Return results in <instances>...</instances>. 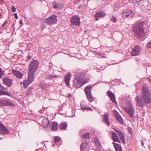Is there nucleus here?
<instances>
[{
	"label": "nucleus",
	"instance_id": "obj_1",
	"mask_svg": "<svg viewBox=\"0 0 151 151\" xmlns=\"http://www.w3.org/2000/svg\"><path fill=\"white\" fill-rule=\"evenodd\" d=\"M142 94L136 96L135 99L139 107H143L145 104L151 103V93L150 90L145 86H142Z\"/></svg>",
	"mask_w": 151,
	"mask_h": 151
},
{
	"label": "nucleus",
	"instance_id": "obj_2",
	"mask_svg": "<svg viewBox=\"0 0 151 151\" xmlns=\"http://www.w3.org/2000/svg\"><path fill=\"white\" fill-rule=\"evenodd\" d=\"M144 23V22L139 21L133 28V31L135 35L138 39L142 38L145 36L143 29Z\"/></svg>",
	"mask_w": 151,
	"mask_h": 151
},
{
	"label": "nucleus",
	"instance_id": "obj_3",
	"mask_svg": "<svg viewBox=\"0 0 151 151\" xmlns=\"http://www.w3.org/2000/svg\"><path fill=\"white\" fill-rule=\"evenodd\" d=\"M75 79L73 81V83L78 88H80L87 81L85 82L83 81L85 76L84 75L80 73H76L75 74Z\"/></svg>",
	"mask_w": 151,
	"mask_h": 151
},
{
	"label": "nucleus",
	"instance_id": "obj_4",
	"mask_svg": "<svg viewBox=\"0 0 151 151\" xmlns=\"http://www.w3.org/2000/svg\"><path fill=\"white\" fill-rule=\"evenodd\" d=\"M38 65V62L36 60L31 61L29 65L28 76L34 78V73L36 71Z\"/></svg>",
	"mask_w": 151,
	"mask_h": 151
},
{
	"label": "nucleus",
	"instance_id": "obj_5",
	"mask_svg": "<svg viewBox=\"0 0 151 151\" xmlns=\"http://www.w3.org/2000/svg\"><path fill=\"white\" fill-rule=\"evenodd\" d=\"M124 109L131 118L135 116V110L132 104H129L127 106H124Z\"/></svg>",
	"mask_w": 151,
	"mask_h": 151
},
{
	"label": "nucleus",
	"instance_id": "obj_6",
	"mask_svg": "<svg viewBox=\"0 0 151 151\" xmlns=\"http://www.w3.org/2000/svg\"><path fill=\"white\" fill-rule=\"evenodd\" d=\"M14 104L11 102L9 100L6 98H4L0 99V106H14Z\"/></svg>",
	"mask_w": 151,
	"mask_h": 151
},
{
	"label": "nucleus",
	"instance_id": "obj_7",
	"mask_svg": "<svg viewBox=\"0 0 151 151\" xmlns=\"http://www.w3.org/2000/svg\"><path fill=\"white\" fill-rule=\"evenodd\" d=\"M134 13L132 11L127 9L123 11L122 16L124 18H132Z\"/></svg>",
	"mask_w": 151,
	"mask_h": 151
},
{
	"label": "nucleus",
	"instance_id": "obj_8",
	"mask_svg": "<svg viewBox=\"0 0 151 151\" xmlns=\"http://www.w3.org/2000/svg\"><path fill=\"white\" fill-rule=\"evenodd\" d=\"M141 47L140 46L136 45L132 51L131 55L136 56L139 55L141 52Z\"/></svg>",
	"mask_w": 151,
	"mask_h": 151
},
{
	"label": "nucleus",
	"instance_id": "obj_9",
	"mask_svg": "<svg viewBox=\"0 0 151 151\" xmlns=\"http://www.w3.org/2000/svg\"><path fill=\"white\" fill-rule=\"evenodd\" d=\"M9 133V131L6 127L3 126L0 122V134H6Z\"/></svg>",
	"mask_w": 151,
	"mask_h": 151
},
{
	"label": "nucleus",
	"instance_id": "obj_10",
	"mask_svg": "<svg viewBox=\"0 0 151 151\" xmlns=\"http://www.w3.org/2000/svg\"><path fill=\"white\" fill-rule=\"evenodd\" d=\"M34 79V78L28 76L27 79L23 81L24 87L25 88H27L28 85L33 81Z\"/></svg>",
	"mask_w": 151,
	"mask_h": 151
},
{
	"label": "nucleus",
	"instance_id": "obj_11",
	"mask_svg": "<svg viewBox=\"0 0 151 151\" xmlns=\"http://www.w3.org/2000/svg\"><path fill=\"white\" fill-rule=\"evenodd\" d=\"M3 83L8 86H10L12 85V80L8 77H4L3 79Z\"/></svg>",
	"mask_w": 151,
	"mask_h": 151
},
{
	"label": "nucleus",
	"instance_id": "obj_12",
	"mask_svg": "<svg viewBox=\"0 0 151 151\" xmlns=\"http://www.w3.org/2000/svg\"><path fill=\"white\" fill-rule=\"evenodd\" d=\"M12 72L13 75L18 78H21L23 76V75L19 71L13 70Z\"/></svg>",
	"mask_w": 151,
	"mask_h": 151
},
{
	"label": "nucleus",
	"instance_id": "obj_13",
	"mask_svg": "<svg viewBox=\"0 0 151 151\" xmlns=\"http://www.w3.org/2000/svg\"><path fill=\"white\" fill-rule=\"evenodd\" d=\"M107 95L110 98L111 100L115 104H117V102L115 101V95L111 91H108L107 92Z\"/></svg>",
	"mask_w": 151,
	"mask_h": 151
},
{
	"label": "nucleus",
	"instance_id": "obj_14",
	"mask_svg": "<svg viewBox=\"0 0 151 151\" xmlns=\"http://www.w3.org/2000/svg\"><path fill=\"white\" fill-rule=\"evenodd\" d=\"M113 112L116 119L121 123H123V121L119 113L116 110H114Z\"/></svg>",
	"mask_w": 151,
	"mask_h": 151
},
{
	"label": "nucleus",
	"instance_id": "obj_15",
	"mask_svg": "<svg viewBox=\"0 0 151 151\" xmlns=\"http://www.w3.org/2000/svg\"><path fill=\"white\" fill-rule=\"evenodd\" d=\"M112 138L114 142H116L119 143L120 142V141L117 135L114 132H112Z\"/></svg>",
	"mask_w": 151,
	"mask_h": 151
},
{
	"label": "nucleus",
	"instance_id": "obj_16",
	"mask_svg": "<svg viewBox=\"0 0 151 151\" xmlns=\"http://www.w3.org/2000/svg\"><path fill=\"white\" fill-rule=\"evenodd\" d=\"M116 151H122V148L121 146L119 144L114 143H112Z\"/></svg>",
	"mask_w": 151,
	"mask_h": 151
},
{
	"label": "nucleus",
	"instance_id": "obj_17",
	"mask_svg": "<svg viewBox=\"0 0 151 151\" xmlns=\"http://www.w3.org/2000/svg\"><path fill=\"white\" fill-rule=\"evenodd\" d=\"M54 141L53 142L52 146L54 147L57 144L60 142V138L57 136L55 137L54 138Z\"/></svg>",
	"mask_w": 151,
	"mask_h": 151
},
{
	"label": "nucleus",
	"instance_id": "obj_18",
	"mask_svg": "<svg viewBox=\"0 0 151 151\" xmlns=\"http://www.w3.org/2000/svg\"><path fill=\"white\" fill-rule=\"evenodd\" d=\"M71 22L73 25L79 26L80 24V19H71Z\"/></svg>",
	"mask_w": 151,
	"mask_h": 151
},
{
	"label": "nucleus",
	"instance_id": "obj_19",
	"mask_svg": "<svg viewBox=\"0 0 151 151\" xmlns=\"http://www.w3.org/2000/svg\"><path fill=\"white\" fill-rule=\"evenodd\" d=\"M70 73H68L65 78V83L68 86L69 85V81L70 80Z\"/></svg>",
	"mask_w": 151,
	"mask_h": 151
},
{
	"label": "nucleus",
	"instance_id": "obj_20",
	"mask_svg": "<svg viewBox=\"0 0 151 151\" xmlns=\"http://www.w3.org/2000/svg\"><path fill=\"white\" fill-rule=\"evenodd\" d=\"M105 15L104 12H97L95 15L94 17L95 18L102 17H104Z\"/></svg>",
	"mask_w": 151,
	"mask_h": 151
},
{
	"label": "nucleus",
	"instance_id": "obj_21",
	"mask_svg": "<svg viewBox=\"0 0 151 151\" xmlns=\"http://www.w3.org/2000/svg\"><path fill=\"white\" fill-rule=\"evenodd\" d=\"M92 87L91 86H88L85 88V91L86 94L91 93V90Z\"/></svg>",
	"mask_w": 151,
	"mask_h": 151
},
{
	"label": "nucleus",
	"instance_id": "obj_22",
	"mask_svg": "<svg viewBox=\"0 0 151 151\" xmlns=\"http://www.w3.org/2000/svg\"><path fill=\"white\" fill-rule=\"evenodd\" d=\"M118 134L119 137L120 139L121 140L122 142L123 143H125V140L123 133L121 131Z\"/></svg>",
	"mask_w": 151,
	"mask_h": 151
},
{
	"label": "nucleus",
	"instance_id": "obj_23",
	"mask_svg": "<svg viewBox=\"0 0 151 151\" xmlns=\"http://www.w3.org/2000/svg\"><path fill=\"white\" fill-rule=\"evenodd\" d=\"M88 143L85 141L84 142H83L81 146V150H83L86 149V147L88 146Z\"/></svg>",
	"mask_w": 151,
	"mask_h": 151
},
{
	"label": "nucleus",
	"instance_id": "obj_24",
	"mask_svg": "<svg viewBox=\"0 0 151 151\" xmlns=\"http://www.w3.org/2000/svg\"><path fill=\"white\" fill-rule=\"evenodd\" d=\"M45 22L49 24H54L56 23L57 19H45Z\"/></svg>",
	"mask_w": 151,
	"mask_h": 151
},
{
	"label": "nucleus",
	"instance_id": "obj_25",
	"mask_svg": "<svg viewBox=\"0 0 151 151\" xmlns=\"http://www.w3.org/2000/svg\"><path fill=\"white\" fill-rule=\"evenodd\" d=\"M49 121L48 119L45 118L43 119L42 121V125L44 127H46L48 124Z\"/></svg>",
	"mask_w": 151,
	"mask_h": 151
},
{
	"label": "nucleus",
	"instance_id": "obj_26",
	"mask_svg": "<svg viewBox=\"0 0 151 151\" xmlns=\"http://www.w3.org/2000/svg\"><path fill=\"white\" fill-rule=\"evenodd\" d=\"M81 109L83 110H89L91 111L92 110V109L88 106L85 105L83 104H81Z\"/></svg>",
	"mask_w": 151,
	"mask_h": 151
},
{
	"label": "nucleus",
	"instance_id": "obj_27",
	"mask_svg": "<svg viewBox=\"0 0 151 151\" xmlns=\"http://www.w3.org/2000/svg\"><path fill=\"white\" fill-rule=\"evenodd\" d=\"M103 121L104 122L107 124L108 126L109 125L110 123L107 115H104V116Z\"/></svg>",
	"mask_w": 151,
	"mask_h": 151
},
{
	"label": "nucleus",
	"instance_id": "obj_28",
	"mask_svg": "<svg viewBox=\"0 0 151 151\" xmlns=\"http://www.w3.org/2000/svg\"><path fill=\"white\" fill-rule=\"evenodd\" d=\"M58 124L56 122H54L52 123V130H55L58 129Z\"/></svg>",
	"mask_w": 151,
	"mask_h": 151
},
{
	"label": "nucleus",
	"instance_id": "obj_29",
	"mask_svg": "<svg viewBox=\"0 0 151 151\" xmlns=\"http://www.w3.org/2000/svg\"><path fill=\"white\" fill-rule=\"evenodd\" d=\"M86 95L88 100L90 101L91 102L93 101V96L91 95V93L86 94Z\"/></svg>",
	"mask_w": 151,
	"mask_h": 151
},
{
	"label": "nucleus",
	"instance_id": "obj_30",
	"mask_svg": "<svg viewBox=\"0 0 151 151\" xmlns=\"http://www.w3.org/2000/svg\"><path fill=\"white\" fill-rule=\"evenodd\" d=\"M67 126V124L65 123H61L59 126V128L63 129H66Z\"/></svg>",
	"mask_w": 151,
	"mask_h": 151
},
{
	"label": "nucleus",
	"instance_id": "obj_31",
	"mask_svg": "<svg viewBox=\"0 0 151 151\" xmlns=\"http://www.w3.org/2000/svg\"><path fill=\"white\" fill-rule=\"evenodd\" d=\"M58 77V76L54 75L53 74H50L47 76V79H51L52 78H56Z\"/></svg>",
	"mask_w": 151,
	"mask_h": 151
},
{
	"label": "nucleus",
	"instance_id": "obj_32",
	"mask_svg": "<svg viewBox=\"0 0 151 151\" xmlns=\"http://www.w3.org/2000/svg\"><path fill=\"white\" fill-rule=\"evenodd\" d=\"M95 145L96 146V147H97L98 148H100L101 146V145L100 143H99V142L97 140H95Z\"/></svg>",
	"mask_w": 151,
	"mask_h": 151
},
{
	"label": "nucleus",
	"instance_id": "obj_33",
	"mask_svg": "<svg viewBox=\"0 0 151 151\" xmlns=\"http://www.w3.org/2000/svg\"><path fill=\"white\" fill-rule=\"evenodd\" d=\"M83 138L85 139H88L90 137V134L89 133H86L84 135H82Z\"/></svg>",
	"mask_w": 151,
	"mask_h": 151
},
{
	"label": "nucleus",
	"instance_id": "obj_34",
	"mask_svg": "<svg viewBox=\"0 0 151 151\" xmlns=\"http://www.w3.org/2000/svg\"><path fill=\"white\" fill-rule=\"evenodd\" d=\"M4 72L2 70V69L0 68V78H1L2 77L3 75L4 74Z\"/></svg>",
	"mask_w": 151,
	"mask_h": 151
},
{
	"label": "nucleus",
	"instance_id": "obj_35",
	"mask_svg": "<svg viewBox=\"0 0 151 151\" xmlns=\"http://www.w3.org/2000/svg\"><path fill=\"white\" fill-rule=\"evenodd\" d=\"M57 17L55 15H52L50 17L47 18V19H56Z\"/></svg>",
	"mask_w": 151,
	"mask_h": 151
},
{
	"label": "nucleus",
	"instance_id": "obj_36",
	"mask_svg": "<svg viewBox=\"0 0 151 151\" xmlns=\"http://www.w3.org/2000/svg\"><path fill=\"white\" fill-rule=\"evenodd\" d=\"M3 95H6L7 96H10V94L7 91H4Z\"/></svg>",
	"mask_w": 151,
	"mask_h": 151
},
{
	"label": "nucleus",
	"instance_id": "obj_37",
	"mask_svg": "<svg viewBox=\"0 0 151 151\" xmlns=\"http://www.w3.org/2000/svg\"><path fill=\"white\" fill-rule=\"evenodd\" d=\"M71 19H80L79 17L77 15H74L73 16Z\"/></svg>",
	"mask_w": 151,
	"mask_h": 151
},
{
	"label": "nucleus",
	"instance_id": "obj_38",
	"mask_svg": "<svg viewBox=\"0 0 151 151\" xmlns=\"http://www.w3.org/2000/svg\"><path fill=\"white\" fill-rule=\"evenodd\" d=\"M12 10L13 12H15L16 11V9L15 8V7L14 6H12Z\"/></svg>",
	"mask_w": 151,
	"mask_h": 151
},
{
	"label": "nucleus",
	"instance_id": "obj_39",
	"mask_svg": "<svg viewBox=\"0 0 151 151\" xmlns=\"http://www.w3.org/2000/svg\"><path fill=\"white\" fill-rule=\"evenodd\" d=\"M147 45L148 48H151V41L148 42Z\"/></svg>",
	"mask_w": 151,
	"mask_h": 151
},
{
	"label": "nucleus",
	"instance_id": "obj_40",
	"mask_svg": "<svg viewBox=\"0 0 151 151\" xmlns=\"http://www.w3.org/2000/svg\"><path fill=\"white\" fill-rule=\"evenodd\" d=\"M58 7V5L56 3H54L53 4V8L55 9H56Z\"/></svg>",
	"mask_w": 151,
	"mask_h": 151
},
{
	"label": "nucleus",
	"instance_id": "obj_41",
	"mask_svg": "<svg viewBox=\"0 0 151 151\" xmlns=\"http://www.w3.org/2000/svg\"><path fill=\"white\" fill-rule=\"evenodd\" d=\"M14 15L15 18H16V19H18V17L17 15V13H16L14 14Z\"/></svg>",
	"mask_w": 151,
	"mask_h": 151
},
{
	"label": "nucleus",
	"instance_id": "obj_42",
	"mask_svg": "<svg viewBox=\"0 0 151 151\" xmlns=\"http://www.w3.org/2000/svg\"><path fill=\"white\" fill-rule=\"evenodd\" d=\"M4 91L0 90V95H3Z\"/></svg>",
	"mask_w": 151,
	"mask_h": 151
},
{
	"label": "nucleus",
	"instance_id": "obj_43",
	"mask_svg": "<svg viewBox=\"0 0 151 151\" xmlns=\"http://www.w3.org/2000/svg\"><path fill=\"white\" fill-rule=\"evenodd\" d=\"M115 131L116 132V133L118 134L119 132H120L121 131L117 129H115Z\"/></svg>",
	"mask_w": 151,
	"mask_h": 151
},
{
	"label": "nucleus",
	"instance_id": "obj_44",
	"mask_svg": "<svg viewBox=\"0 0 151 151\" xmlns=\"http://www.w3.org/2000/svg\"><path fill=\"white\" fill-rule=\"evenodd\" d=\"M31 58V57L30 56H28V59H30Z\"/></svg>",
	"mask_w": 151,
	"mask_h": 151
},
{
	"label": "nucleus",
	"instance_id": "obj_45",
	"mask_svg": "<svg viewBox=\"0 0 151 151\" xmlns=\"http://www.w3.org/2000/svg\"><path fill=\"white\" fill-rule=\"evenodd\" d=\"M19 23L21 24H22V21L21 20H20V22H19Z\"/></svg>",
	"mask_w": 151,
	"mask_h": 151
},
{
	"label": "nucleus",
	"instance_id": "obj_46",
	"mask_svg": "<svg viewBox=\"0 0 151 151\" xmlns=\"http://www.w3.org/2000/svg\"><path fill=\"white\" fill-rule=\"evenodd\" d=\"M141 143H142V145L143 146L144 145V142L142 141H141Z\"/></svg>",
	"mask_w": 151,
	"mask_h": 151
},
{
	"label": "nucleus",
	"instance_id": "obj_47",
	"mask_svg": "<svg viewBox=\"0 0 151 151\" xmlns=\"http://www.w3.org/2000/svg\"><path fill=\"white\" fill-rule=\"evenodd\" d=\"M7 22L6 21H5L4 23V24L2 25V26H3Z\"/></svg>",
	"mask_w": 151,
	"mask_h": 151
},
{
	"label": "nucleus",
	"instance_id": "obj_48",
	"mask_svg": "<svg viewBox=\"0 0 151 151\" xmlns=\"http://www.w3.org/2000/svg\"><path fill=\"white\" fill-rule=\"evenodd\" d=\"M113 20L114 22H115L116 21V19H113Z\"/></svg>",
	"mask_w": 151,
	"mask_h": 151
},
{
	"label": "nucleus",
	"instance_id": "obj_49",
	"mask_svg": "<svg viewBox=\"0 0 151 151\" xmlns=\"http://www.w3.org/2000/svg\"><path fill=\"white\" fill-rule=\"evenodd\" d=\"M71 95H70V96H69V97H71Z\"/></svg>",
	"mask_w": 151,
	"mask_h": 151
},
{
	"label": "nucleus",
	"instance_id": "obj_50",
	"mask_svg": "<svg viewBox=\"0 0 151 151\" xmlns=\"http://www.w3.org/2000/svg\"><path fill=\"white\" fill-rule=\"evenodd\" d=\"M85 32H87V30H86L85 31Z\"/></svg>",
	"mask_w": 151,
	"mask_h": 151
},
{
	"label": "nucleus",
	"instance_id": "obj_51",
	"mask_svg": "<svg viewBox=\"0 0 151 151\" xmlns=\"http://www.w3.org/2000/svg\"><path fill=\"white\" fill-rule=\"evenodd\" d=\"M2 139V138H0V139Z\"/></svg>",
	"mask_w": 151,
	"mask_h": 151
},
{
	"label": "nucleus",
	"instance_id": "obj_52",
	"mask_svg": "<svg viewBox=\"0 0 151 151\" xmlns=\"http://www.w3.org/2000/svg\"><path fill=\"white\" fill-rule=\"evenodd\" d=\"M1 16V13H0V17Z\"/></svg>",
	"mask_w": 151,
	"mask_h": 151
},
{
	"label": "nucleus",
	"instance_id": "obj_53",
	"mask_svg": "<svg viewBox=\"0 0 151 151\" xmlns=\"http://www.w3.org/2000/svg\"><path fill=\"white\" fill-rule=\"evenodd\" d=\"M2 2H3V0H1Z\"/></svg>",
	"mask_w": 151,
	"mask_h": 151
},
{
	"label": "nucleus",
	"instance_id": "obj_54",
	"mask_svg": "<svg viewBox=\"0 0 151 151\" xmlns=\"http://www.w3.org/2000/svg\"><path fill=\"white\" fill-rule=\"evenodd\" d=\"M22 83V82H21V83Z\"/></svg>",
	"mask_w": 151,
	"mask_h": 151
}]
</instances>
